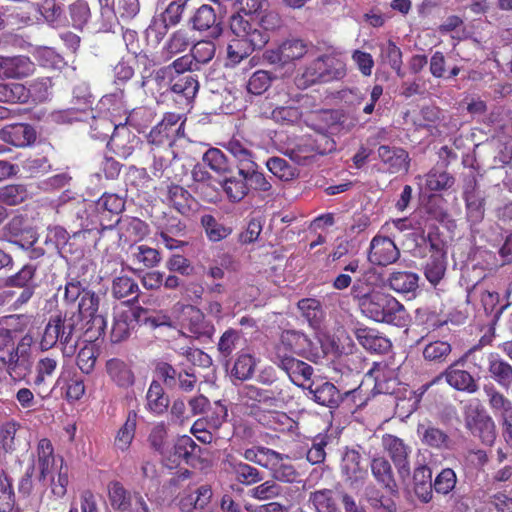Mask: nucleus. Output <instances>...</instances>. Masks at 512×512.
I'll use <instances>...</instances> for the list:
<instances>
[{
	"instance_id": "nucleus-1",
	"label": "nucleus",
	"mask_w": 512,
	"mask_h": 512,
	"mask_svg": "<svg viewBox=\"0 0 512 512\" xmlns=\"http://www.w3.org/2000/svg\"><path fill=\"white\" fill-rule=\"evenodd\" d=\"M269 137L279 151L298 165H308L317 155L336 150L328 130H313L303 136H296L291 130H271Z\"/></svg>"
},
{
	"instance_id": "nucleus-2",
	"label": "nucleus",
	"mask_w": 512,
	"mask_h": 512,
	"mask_svg": "<svg viewBox=\"0 0 512 512\" xmlns=\"http://www.w3.org/2000/svg\"><path fill=\"white\" fill-rule=\"evenodd\" d=\"M231 30L236 36L228 45V58L233 63H239L252 51L261 49L268 42V35L260 28L254 27L241 15L233 16Z\"/></svg>"
},
{
	"instance_id": "nucleus-3",
	"label": "nucleus",
	"mask_w": 512,
	"mask_h": 512,
	"mask_svg": "<svg viewBox=\"0 0 512 512\" xmlns=\"http://www.w3.org/2000/svg\"><path fill=\"white\" fill-rule=\"evenodd\" d=\"M78 319L75 314H57L49 318L45 326L40 347L42 350H48L54 347L58 342L63 346V354L71 356L77 345L75 337Z\"/></svg>"
},
{
	"instance_id": "nucleus-4",
	"label": "nucleus",
	"mask_w": 512,
	"mask_h": 512,
	"mask_svg": "<svg viewBox=\"0 0 512 512\" xmlns=\"http://www.w3.org/2000/svg\"><path fill=\"white\" fill-rule=\"evenodd\" d=\"M362 312L376 322L403 326L406 322V310L392 295L372 291L363 300Z\"/></svg>"
},
{
	"instance_id": "nucleus-5",
	"label": "nucleus",
	"mask_w": 512,
	"mask_h": 512,
	"mask_svg": "<svg viewBox=\"0 0 512 512\" xmlns=\"http://www.w3.org/2000/svg\"><path fill=\"white\" fill-rule=\"evenodd\" d=\"M31 341L32 338L26 335L16 346L0 347V365L15 381L24 380L31 372Z\"/></svg>"
},
{
	"instance_id": "nucleus-6",
	"label": "nucleus",
	"mask_w": 512,
	"mask_h": 512,
	"mask_svg": "<svg viewBox=\"0 0 512 512\" xmlns=\"http://www.w3.org/2000/svg\"><path fill=\"white\" fill-rule=\"evenodd\" d=\"M153 82L162 92H171L177 96V101H184L189 104L196 96L199 90V83L195 76L191 74L171 75L170 68L159 69L153 79Z\"/></svg>"
},
{
	"instance_id": "nucleus-7",
	"label": "nucleus",
	"mask_w": 512,
	"mask_h": 512,
	"mask_svg": "<svg viewBox=\"0 0 512 512\" xmlns=\"http://www.w3.org/2000/svg\"><path fill=\"white\" fill-rule=\"evenodd\" d=\"M100 296L92 290H87L81 296L78 303L77 319H88L85 324L84 335L90 341H96L105 334L107 321L104 315L99 313Z\"/></svg>"
},
{
	"instance_id": "nucleus-8",
	"label": "nucleus",
	"mask_w": 512,
	"mask_h": 512,
	"mask_svg": "<svg viewBox=\"0 0 512 512\" xmlns=\"http://www.w3.org/2000/svg\"><path fill=\"white\" fill-rule=\"evenodd\" d=\"M108 498L111 507L119 512H150L144 497L138 491L126 489L119 481L108 485Z\"/></svg>"
},
{
	"instance_id": "nucleus-9",
	"label": "nucleus",
	"mask_w": 512,
	"mask_h": 512,
	"mask_svg": "<svg viewBox=\"0 0 512 512\" xmlns=\"http://www.w3.org/2000/svg\"><path fill=\"white\" fill-rule=\"evenodd\" d=\"M399 258L400 250L391 238L377 234L370 241L367 259L372 265L386 267Z\"/></svg>"
},
{
	"instance_id": "nucleus-10",
	"label": "nucleus",
	"mask_w": 512,
	"mask_h": 512,
	"mask_svg": "<svg viewBox=\"0 0 512 512\" xmlns=\"http://www.w3.org/2000/svg\"><path fill=\"white\" fill-rule=\"evenodd\" d=\"M382 443L384 450L393 461L399 477L405 481L410 476V447L402 439L391 434H385Z\"/></svg>"
},
{
	"instance_id": "nucleus-11",
	"label": "nucleus",
	"mask_w": 512,
	"mask_h": 512,
	"mask_svg": "<svg viewBox=\"0 0 512 512\" xmlns=\"http://www.w3.org/2000/svg\"><path fill=\"white\" fill-rule=\"evenodd\" d=\"M244 403L252 408L279 407L283 402L281 390L264 389L256 385H245L240 392Z\"/></svg>"
},
{
	"instance_id": "nucleus-12",
	"label": "nucleus",
	"mask_w": 512,
	"mask_h": 512,
	"mask_svg": "<svg viewBox=\"0 0 512 512\" xmlns=\"http://www.w3.org/2000/svg\"><path fill=\"white\" fill-rule=\"evenodd\" d=\"M466 428L481 442L491 446L496 439V427L492 418L477 409L465 414Z\"/></svg>"
},
{
	"instance_id": "nucleus-13",
	"label": "nucleus",
	"mask_w": 512,
	"mask_h": 512,
	"mask_svg": "<svg viewBox=\"0 0 512 512\" xmlns=\"http://www.w3.org/2000/svg\"><path fill=\"white\" fill-rule=\"evenodd\" d=\"M378 158L385 171L389 174H406L410 168L409 153L400 147L380 145L377 150Z\"/></svg>"
},
{
	"instance_id": "nucleus-14",
	"label": "nucleus",
	"mask_w": 512,
	"mask_h": 512,
	"mask_svg": "<svg viewBox=\"0 0 512 512\" xmlns=\"http://www.w3.org/2000/svg\"><path fill=\"white\" fill-rule=\"evenodd\" d=\"M145 310L141 307L122 311L114 317L110 339L113 343H120L128 339L131 332L135 329L139 322V318Z\"/></svg>"
},
{
	"instance_id": "nucleus-15",
	"label": "nucleus",
	"mask_w": 512,
	"mask_h": 512,
	"mask_svg": "<svg viewBox=\"0 0 512 512\" xmlns=\"http://www.w3.org/2000/svg\"><path fill=\"white\" fill-rule=\"evenodd\" d=\"M182 326L196 339H211L215 332L213 323L207 320L204 313L195 306L188 308Z\"/></svg>"
},
{
	"instance_id": "nucleus-16",
	"label": "nucleus",
	"mask_w": 512,
	"mask_h": 512,
	"mask_svg": "<svg viewBox=\"0 0 512 512\" xmlns=\"http://www.w3.org/2000/svg\"><path fill=\"white\" fill-rule=\"evenodd\" d=\"M370 469L375 481L391 495L398 496L399 488L391 463L384 456H374L370 460Z\"/></svg>"
},
{
	"instance_id": "nucleus-17",
	"label": "nucleus",
	"mask_w": 512,
	"mask_h": 512,
	"mask_svg": "<svg viewBox=\"0 0 512 512\" xmlns=\"http://www.w3.org/2000/svg\"><path fill=\"white\" fill-rule=\"evenodd\" d=\"M311 347L312 341L305 333L294 329H287L280 334L277 355L283 349L290 353L307 356L311 353Z\"/></svg>"
},
{
	"instance_id": "nucleus-18",
	"label": "nucleus",
	"mask_w": 512,
	"mask_h": 512,
	"mask_svg": "<svg viewBox=\"0 0 512 512\" xmlns=\"http://www.w3.org/2000/svg\"><path fill=\"white\" fill-rule=\"evenodd\" d=\"M278 366L287 373L290 380L297 386H304L313 375V368L308 363L291 355L278 354Z\"/></svg>"
},
{
	"instance_id": "nucleus-19",
	"label": "nucleus",
	"mask_w": 512,
	"mask_h": 512,
	"mask_svg": "<svg viewBox=\"0 0 512 512\" xmlns=\"http://www.w3.org/2000/svg\"><path fill=\"white\" fill-rule=\"evenodd\" d=\"M34 63L24 55L0 56L1 78H23L34 72Z\"/></svg>"
},
{
	"instance_id": "nucleus-20",
	"label": "nucleus",
	"mask_w": 512,
	"mask_h": 512,
	"mask_svg": "<svg viewBox=\"0 0 512 512\" xmlns=\"http://www.w3.org/2000/svg\"><path fill=\"white\" fill-rule=\"evenodd\" d=\"M193 29L207 32L208 36L217 38L222 33L221 23L215 10L209 5H201L191 18Z\"/></svg>"
},
{
	"instance_id": "nucleus-21",
	"label": "nucleus",
	"mask_w": 512,
	"mask_h": 512,
	"mask_svg": "<svg viewBox=\"0 0 512 512\" xmlns=\"http://www.w3.org/2000/svg\"><path fill=\"white\" fill-rule=\"evenodd\" d=\"M464 363H458V359L449 365L441 374L446 382L458 391L468 393H475L478 390V385L473 376L466 370L460 369L459 366H464Z\"/></svg>"
},
{
	"instance_id": "nucleus-22",
	"label": "nucleus",
	"mask_w": 512,
	"mask_h": 512,
	"mask_svg": "<svg viewBox=\"0 0 512 512\" xmlns=\"http://www.w3.org/2000/svg\"><path fill=\"white\" fill-rule=\"evenodd\" d=\"M355 337L359 344L371 353L386 354L392 347V343L387 337L372 328H357Z\"/></svg>"
},
{
	"instance_id": "nucleus-23",
	"label": "nucleus",
	"mask_w": 512,
	"mask_h": 512,
	"mask_svg": "<svg viewBox=\"0 0 512 512\" xmlns=\"http://www.w3.org/2000/svg\"><path fill=\"white\" fill-rule=\"evenodd\" d=\"M268 53V59L272 63L286 64L302 58L307 53V45L302 40L289 39Z\"/></svg>"
},
{
	"instance_id": "nucleus-24",
	"label": "nucleus",
	"mask_w": 512,
	"mask_h": 512,
	"mask_svg": "<svg viewBox=\"0 0 512 512\" xmlns=\"http://www.w3.org/2000/svg\"><path fill=\"white\" fill-rule=\"evenodd\" d=\"M243 457L245 460L253 462L270 471H272L280 460L289 458L285 454L260 445L246 449L243 453Z\"/></svg>"
},
{
	"instance_id": "nucleus-25",
	"label": "nucleus",
	"mask_w": 512,
	"mask_h": 512,
	"mask_svg": "<svg viewBox=\"0 0 512 512\" xmlns=\"http://www.w3.org/2000/svg\"><path fill=\"white\" fill-rule=\"evenodd\" d=\"M313 400L322 406L336 408L343 401L342 394L337 387L328 381L322 383H311L308 387Z\"/></svg>"
},
{
	"instance_id": "nucleus-26",
	"label": "nucleus",
	"mask_w": 512,
	"mask_h": 512,
	"mask_svg": "<svg viewBox=\"0 0 512 512\" xmlns=\"http://www.w3.org/2000/svg\"><path fill=\"white\" fill-rule=\"evenodd\" d=\"M93 117L91 110L69 108L49 113L47 115V121L49 124L54 125H80L87 123V121Z\"/></svg>"
},
{
	"instance_id": "nucleus-27",
	"label": "nucleus",
	"mask_w": 512,
	"mask_h": 512,
	"mask_svg": "<svg viewBox=\"0 0 512 512\" xmlns=\"http://www.w3.org/2000/svg\"><path fill=\"white\" fill-rule=\"evenodd\" d=\"M422 350V356L426 362L431 364H443L452 352V346L448 341L444 340H429V337H422L419 343L425 342Z\"/></svg>"
},
{
	"instance_id": "nucleus-28",
	"label": "nucleus",
	"mask_w": 512,
	"mask_h": 512,
	"mask_svg": "<svg viewBox=\"0 0 512 512\" xmlns=\"http://www.w3.org/2000/svg\"><path fill=\"white\" fill-rule=\"evenodd\" d=\"M169 402L161 383L153 380L146 393V410L156 416L163 415L168 410Z\"/></svg>"
},
{
	"instance_id": "nucleus-29",
	"label": "nucleus",
	"mask_w": 512,
	"mask_h": 512,
	"mask_svg": "<svg viewBox=\"0 0 512 512\" xmlns=\"http://www.w3.org/2000/svg\"><path fill=\"white\" fill-rule=\"evenodd\" d=\"M417 431L421 434V441L424 445L437 450L451 448V439L444 430L433 425L420 424Z\"/></svg>"
},
{
	"instance_id": "nucleus-30",
	"label": "nucleus",
	"mask_w": 512,
	"mask_h": 512,
	"mask_svg": "<svg viewBox=\"0 0 512 512\" xmlns=\"http://www.w3.org/2000/svg\"><path fill=\"white\" fill-rule=\"evenodd\" d=\"M414 492L424 503L431 501L433 496L432 471L427 465H420L413 473Z\"/></svg>"
},
{
	"instance_id": "nucleus-31",
	"label": "nucleus",
	"mask_w": 512,
	"mask_h": 512,
	"mask_svg": "<svg viewBox=\"0 0 512 512\" xmlns=\"http://www.w3.org/2000/svg\"><path fill=\"white\" fill-rule=\"evenodd\" d=\"M153 120V112L151 109L146 107H140L133 109L129 113H125L119 118L113 116L111 122L114 128H121L122 126H131L134 128H145L151 124Z\"/></svg>"
},
{
	"instance_id": "nucleus-32",
	"label": "nucleus",
	"mask_w": 512,
	"mask_h": 512,
	"mask_svg": "<svg viewBox=\"0 0 512 512\" xmlns=\"http://www.w3.org/2000/svg\"><path fill=\"white\" fill-rule=\"evenodd\" d=\"M106 371L119 387L128 388L134 384L135 377L131 368L121 359L111 358L106 362Z\"/></svg>"
},
{
	"instance_id": "nucleus-33",
	"label": "nucleus",
	"mask_w": 512,
	"mask_h": 512,
	"mask_svg": "<svg viewBox=\"0 0 512 512\" xmlns=\"http://www.w3.org/2000/svg\"><path fill=\"white\" fill-rule=\"evenodd\" d=\"M485 337H482L478 344L471 347L468 351H466L459 359L458 363L469 364L472 368L477 370L478 372H483L486 369L488 370L490 366L491 357L494 356L495 353L490 352L487 353L483 350V342Z\"/></svg>"
},
{
	"instance_id": "nucleus-34",
	"label": "nucleus",
	"mask_w": 512,
	"mask_h": 512,
	"mask_svg": "<svg viewBox=\"0 0 512 512\" xmlns=\"http://www.w3.org/2000/svg\"><path fill=\"white\" fill-rule=\"evenodd\" d=\"M447 270L446 252H436L430 254L423 266V271L427 281L436 286L444 278Z\"/></svg>"
},
{
	"instance_id": "nucleus-35",
	"label": "nucleus",
	"mask_w": 512,
	"mask_h": 512,
	"mask_svg": "<svg viewBox=\"0 0 512 512\" xmlns=\"http://www.w3.org/2000/svg\"><path fill=\"white\" fill-rule=\"evenodd\" d=\"M339 497L331 489H320L309 494L308 502L316 512H342L338 505Z\"/></svg>"
},
{
	"instance_id": "nucleus-36",
	"label": "nucleus",
	"mask_w": 512,
	"mask_h": 512,
	"mask_svg": "<svg viewBox=\"0 0 512 512\" xmlns=\"http://www.w3.org/2000/svg\"><path fill=\"white\" fill-rule=\"evenodd\" d=\"M167 201L180 214L189 215L194 198L184 187L171 184L167 186Z\"/></svg>"
},
{
	"instance_id": "nucleus-37",
	"label": "nucleus",
	"mask_w": 512,
	"mask_h": 512,
	"mask_svg": "<svg viewBox=\"0 0 512 512\" xmlns=\"http://www.w3.org/2000/svg\"><path fill=\"white\" fill-rule=\"evenodd\" d=\"M419 276L412 271H393L388 277V286L397 293H410L418 288Z\"/></svg>"
},
{
	"instance_id": "nucleus-38",
	"label": "nucleus",
	"mask_w": 512,
	"mask_h": 512,
	"mask_svg": "<svg viewBox=\"0 0 512 512\" xmlns=\"http://www.w3.org/2000/svg\"><path fill=\"white\" fill-rule=\"evenodd\" d=\"M490 359V366L488 368L490 377L501 387L505 389L510 388L512 385V366L497 353Z\"/></svg>"
},
{
	"instance_id": "nucleus-39",
	"label": "nucleus",
	"mask_w": 512,
	"mask_h": 512,
	"mask_svg": "<svg viewBox=\"0 0 512 512\" xmlns=\"http://www.w3.org/2000/svg\"><path fill=\"white\" fill-rule=\"evenodd\" d=\"M220 185L226 194L228 200L232 203H238L243 200L249 193V185L246 178L237 176H230L224 178Z\"/></svg>"
},
{
	"instance_id": "nucleus-40",
	"label": "nucleus",
	"mask_w": 512,
	"mask_h": 512,
	"mask_svg": "<svg viewBox=\"0 0 512 512\" xmlns=\"http://www.w3.org/2000/svg\"><path fill=\"white\" fill-rule=\"evenodd\" d=\"M297 307L302 317L307 320L312 328H320L324 318V311L319 300L315 298H303L298 301Z\"/></svg>"
},
{
	"instance_id": "nucleus-41",
	"label": "nucleus",
	"mask_w": 512,
	"mask_h": 512,
	"mask_svg": "<svg viewBox=\"0 0 512 512\" xmlns=\"http://www.w3.org/2000/svg\"><path fill=\"white\" fill-rule=\"evenodd\" d=\"M137 412L130 410L127 414L126 421L118 430L114 445L121 451H127L135 437L136 426H137Z\"/></svg>"
},
{
	"instance_id": "nucleus-42",
	"label": "nucleus",
	"mask_w": 512,
	"mask_h": 512,
	"mask_svg": "<svg viewBox=\"0 0 512 512\" xmlns=\"http://www.w3.org/2000/svg\"><path fill=\"white\" fill-rule=\"evenodd\" d=\"M86 341L87 343L77 353L76 365L83 374L90 375L95 369L100 351L94 344L95 341H90L89 338Z\"/></svg>"
},
{
	"instance_id": "nucleus-43",
	"label": "nucleus",
	"mask_w": 512,
	"mask_h": 512,
	"mask_svg": "<svg viewBox=\"0 0 512 512\" xmlns=\"http://www.w3.org/2000/svg\"><path fill=\"white\" fill-rule=\"evenodd\" d=\"M258 360L248 352H240L231 369V376L245 381L253 377Z\"/></svg>"
},
{
	"instance_id": "nucleus-44",
	"label": "nucleus",
	"mask_w": 512,
	"mask_h": 512,
	"mask_svg": "<svg viewBox=\"0 0 512 512\" xmlns=\"http://www.w3.org/2000/svg\"><path fill=\"white\" fill-rule=\"evenodd\" d=\"M343 470L354 481L364 479L367 476V468L363 463L362 455L356 450H349L343 458Z\"/></svg>"
},
{
	"instance_id": "nucleus-45",
	"label": "nucleus",
	"mask_w": 512,
	"mask_h": 512,
	"mask_svg": "<svg viewBox=\"0 0 512 512\" xmlns=\"http://www.w3.org/2000/svg\"><path fill=\"white\" fill-rule=\"evenodd\" d=\"M455 178L445 170L432 168L425 175V188L431 192H439L451 188Z\"/></svg>"
},
{
	"instance_id": "nucleus-46",
	"label": "nucleus",
	"mask_w": 512,
	"mask_h": 512,
	"mask_svg": "<svg viewBox=\"0 0 512 512\" xmlns=\"http://www.w3.org/2000/svg\"><path fill=\"white\" fill-rule=\"evenodd\" d=\"M38 466L40 470L39 479L45 480L51 472L54 463V448L48 438H42L37 445Z\"/></svg>"
},
{
	"instance_id": "nucleus-47",
	"label": "nucleus",
	"mask_w": 512,
	"mask_h": 512,
	"mask_svg": "<svg viewBox=\"0 0 512 512\" xmlns=\"http://www.w3.org/2000/svg\"><path fill=\"white\" fill-rule=\"evenodd\" d=\"M248 496L258 501H267L284 496V488L274 480H267L248 490Z\"/></svg>"
},
{
	"instance_id": "nucleus-48",
	"label": "nucleus",
	"mask_w": 512,
	"mask_h": 512,
	"mask_svg": "<svg viewBox=\"0 0 512 512\" xmlns=\"http://www.w3.org/2000/svg\"><path fill=\"white\" fill-rule=\"evenodd\" d=\"M230 466L237 481L243 485L250 486L263 480L262 473L257 468L247 463L234 461L230 462Z\"/></svg>"
},
{
	"instance_id": "nucleus-49",
	"label": "nucleus",
	"mask_w": 512,
	"mask_h": 512,
	"mask_svg": "<svg viewBox=\"0 0 512 512\" xmlns=\"http://www.w3.org/2000/svg\"><path fill=\"white\" fill-rule=\"evenodd\" d=\"M138 292V284L129 276H118L112 281L111 293L115 299L121 300L134 294L132 300L137 301Z\"/></svg>"
},
{
	"instance_id": "nucleus-50",
	"label": "nucleus",
	"mask_w": 512,
	"mask_h": 512,
	"mask_svg": "<svg viewBox=\"0 0 512 512\" xmlns=\"http://www.w3.org/2000/svg\"><path fill=\"white\" fill-rule=\"evenodd\" d=\"M201 451V447L188 435L180 436L174 445L175 455L183 459L187 464L198 459Z\"/></svg>"
},
{
	"instance_id": "nucleus-51",
	"label": "nucleus",
	"mask_w": 512,
	"mask_h": 512,
	"mask_svg": "<svg viewBox=\"0 0 512 512\" xmlns=\"http://www.w3.org/2000/svg\"><path fill=\"white\" fill-rule=\"evenodd\" d=\"M484 391L488 396L489 405L495 415H499L503 419L512 414V402L501 392L497 391L494 386H485Z\"/></svg>"
},
{
	"instance_id": "nucleus-52",
	"label": "nucleus",
	"mask_w": 512,
	"mask_h": 512,
	"mask_svg": "<svg viewBox=\"0 0 512 512\" xmlns=\"http://www.w3.org/2000/svg\"><path fill=\"white\" fill-rule=\"evenodd\" d=\"M415 320L418 325L428 331H435L447 324V320L441 314L428 307L417 308Z\"/></svg>"
},
{
	"instance_id": "nucleus-53",
	"label": "nucleus",
	"mask_w": 512,
	"mask_h": 512,
	"mask_svg": "<svg viewBox=\"0 0 512 512\" xmlns=\"http://www.w3.org/2000/svg\"><path fill=\"white\" fill-rule=\"evenodd\" d=\"M200 222L207 238L212 242H219L232 233V228L219 223L211 214L203 215Z\"/></svg>"
},
{
	"instance_id": "nucleus-54",
	"label": "nucleus",
	"mask_w": 512,
	"mask_h": 512,
	"mask_svg": "<svg viewBox=\"0 0 512 512\" xmlns=\"http://www.w3.org/2000/svg\"><path fill=\"white\" fill-rule=\"evenodd\" d=\"M21 429V423L15 419H9L0 423V447L6 453H12L16 449V434Z\"/></svg>"
},
{
	"instance_id": "nucleus-55",
	"label": "nucleus",
	"mask_w": 512,
	"mask_h": 512,
	"mask_svg": "<svg viewBox=\"0 0 512 512\" xmlns=\"http://www.w3.org/2000/svg\"><path fill=\"white\" fill-rule=\"evenodd\" d=\"M380 56L384 63L390 65L398 76L402 77V52L400 48L391 40L380 45Z\"/></svg>"
},
{
	"instance_id": "nucleus-56",
	"label": "nucleus",
	"mask_w": 512,
	"mask_h": 512,
	"mask_svg": "<svg viewBox=\"0 0 512 512\" xmlns=\"http://www.w3.org/2000/svg\"><path fill=\"white\" fill-rule=\"evenodd\" d=\"M124 207V199L115 193L106 192L96 201V209L103 216L106 214L117 216L124 210Z\"/></svg>"
},
{
	"instance_id": "nucleus-57",
	"label": "nucleus",
	"mask_w": 512,
	"mask_h": 512,
	"mask_svg": "<svg viewBox=\"0 0 512 512\" xmlns=\"http://www.w3.org/2000/svg\"><path fill=\"white\" fill-rule=\"evenodd\" d=\"M203 162L219 175L232 172L226 155L218 148H210L203 155Z\"/></svg>"
},
{
	"instance_id": "nucleus-58",
	"label": "nucleus",
	"mask_w": 512,
	"mask_h": 512,
	"mask_svg": "<svg viewBox=\"0 0 512 512\" xmlns=\"http://www.w3.org/2000/svg\"><path fill=\"white\" fill-rule=\"evenodd\" d=\"M266 167L282 181H291L298 176V170L281 157H270L266 161Z\"/></svg>"
},
{
	"instance_id": "nucleus-59",
	"label": "nucleus",
	"mask_w": 512,
	"mask_h": 512,
	"mask_svg": "<svg viewBox=\"0 0 512 512\" xmlns=\"http://www.w3.org/2000/svg\"><path fill=\"white\" fill-rule=\"evenodd\" d=\"M28 197V191L23 184H9L0 187V205L16 206Z\"/></svg>"
},
{
	"instance_id": "nucleus-60",
	"label": "nucleus",
	"mask_w": 512,
	"mask_h": 512,
	"mask_svg": "<svg viewBox=\"0 0 512 512\" xmlns=\"http://www.w3.org/2000/svg\"><path fill=\"white\" fill-rule=\"evenodd\" d=\"M0 137L18 148L32 145L37 138L36 130H0Z\"/></svg>"
},
{
	"instance_id": "nucleus-61",
	"label": "nucleus",
	"mask_w": 512,
	"mask_h": 512,
	"mask_svg": "<svg viewBox=\"0 0 512 512\" xmlns=\"http://www.w3.org/2000/svg\"><path fill=\"white\" fill-rule=\"evenodd\" d=\"M29 99V91L20 83H0V102L24 103Z\"/></svg>"
},
{
	"instance_id": "nucleus-62",
	"label": "nucleus",
	"mask_w": 512,
	"mask_h": 512,
	"mask_svg": "<svg viewBox=\"0 0 512 512\" xmlns=\"http://www.w3.org/2000/svg\"><path fill=\"white\" fill-rule=\"evenodd\" d=\"M15 503L12 481L5 470L0 469V512H11Z\"/></svg>"
},
{
	"instance_id": "nucleus-63",
	"label": "nucleus",
	"mask_w": 512,
	"mask_h": 512,
	"mask_svg": "<svg viewBox=\"0 0 512 512\" xmlns=\"http://www.w3.org/2000/svg\"><path fill=\"white\" fill-rule=\"evenodd\" d=\"M3 231L8 241L17 243L24 234L30 233L31 229L27 224V218L25 216L15 215L7 222Z\"/></svg>"
},
{
	"instance_id": "nucleus-64",
	"label": "nucleus",
	"mask_w": 512,
	"mask_h": 512,
	"mask_svg": "<svg viewBox=\"0 0 512 512\" xmlns=\"http://www.w3.org/2000/svg\"><path fill=\"white\" fill-rule=\"evenodd\" d=\"M241 339V331L228 328L220 336L217 343V350L221 357L228 359L236 350L237 345Z\"/></svg>"
}]
</instances>
